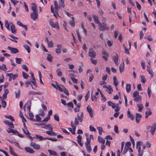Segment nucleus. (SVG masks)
Here are the masks:
<instances>
[{
    "label": "nucleus",
    "mask_w": 156,
    "mask_h": 156,
    "mask_svg": "<svg viewBox=\"0 0 156 156\" xmlns=\"http://www.w3.org/2000/svg\"><path fill=\"white\" fill-rule=\"evenodd\" d=\"M76 33H77V37H78V39L80 41H82L81 38V36L78 30H76Z\"/></svg>",
    "instance_id": "obj_50"
},
{
    "label": "nucleus",
    "mask_w": 156,
    "mask_h": 156,
    "mask_svg": "<svg viewBox=\"0 0 156 156\" xmlns=\"http://www.w3.org/2000/svg\"><path fill=\"white\" fill-rule=\"evenodd\" d=\"M114 131L116 133H119L118 128L117 125H115L114 126Z\"/></svg>",
    "instance_id": "obj_60"
},
{
    "label": "nucleus",
    "mask_w": 156,
    "mask_h": 156,
    "mask_svg": "<svg viewBox=\"0 0 156 156\" xmlns=\"http://www.w3.org/2000/svg\"><path fill=\"white\" fill-rule=\"evenodd\" d=\"M9 150L10 153L11 154L13 155L14 154H15V153L14 151L12 150V148L11 147V146H9Z\"/></svg>",
    "instance_id": "obj_57"
},
{
    "label": "nucleus",
    "mask_w": 156,
    "mask_h": 156,
    "mask_svg": "<svg viewBox=\"0 0 156 156\" xmlns=\"http://www.w3.org/2000/svg\"><path fill=\"white\" fill-rule=\"evenodd\" d=\"M48 151L49 152V153L51 155H54V156H57V154L56 153L53 151V150H48Z\"/></svg>",
    "instance_id": "obj_34"
},
{
    "label": "nucleus",
    "mask_w": 156,
    "mask_h": 156,
    "mask_svg": "<svg viewBox=\"0 0 156 156\" xmlns=\"http://www.w3.org/2000/svg\"><path fill=\"white\" fill-rule=\"evenodd\" d=\"M126 90L127 92H129L131 90V85L127 84H126Z\"/></svg>",
    "instance_id": "obj_33"
},
{
    "label": "nucleus",
    "mask_w": 156,
    "mask_h": 156,
    "mask_svg": "<svg viewBox=\"0 0 156 156\" xmlns=\"http://www.w3.org/2000/svg\"><path fill=\"white\" fill-rule=\"evenodd\" d=\"M136 122L137 123H138L140 120V118L142 117V115L141 114L138 113H136Z\"/></svg>",
    "instance_id": "obj_12"
},
{
    "label": "nucleus",
    "mask_w": 156,
    "mask_h": 156,
    "mask_svg": "<svg viewBox=\"0 0 156 156\" xmlns=\"http://www.w3.org/2000/svg\"><path fill=\"white\" fill-rule=\"evenodd\" d=\"M38 73H39V80H40V83L41 84H42L43 85V84H44V83L42 80V79H41L42 76H41V72L40 71H39Z\"/></svg>",
    "instance_id": "obj_44"
},
{
    "label": "nucleus",
    "mask_w": 156,
    "mask_h": 156,
    "mask_svg": "<svg viewBox=\"0 0 156 156\" xmlns=\"http://www.w3.org/2000/svg\"><path fill=\"white\" fill-rule=\"evenodd\" d=\"M16 95V98H19L20 97V90L18 89L15 92Z\"/></svg>",
    "instance_id": "obj_18"
},
{
    "label": "nucleus",
    "mask_w": 156,
    "mask_h": 156,
    "mask_svg": "<svg viewBox=\"0 0 156 156\" xmlns=\"http://www.w3.org/2000/svg\"><path fill=\"white\" fill-rule=\"evenodd\" d=\"M108 104L109 106H111L112 108L113 109L115 108L116 107L115 104L111 101H108Z\"/></svg>",
    "instance_id": "obj_21"
},
{
    "label": "nucleus",
    "mask_w": 156,
    "mask_h": 156,
    "mask_svg": "<svg viewBox=\"0 0 156 156\" xmlns=\"http://www.w3.org/2000/svg\"><path fill=\"white\" fill-rule=\"evenodd\" d=\"M137 106L139 108L138 111L141 112L143 108V105L142 104H137Z\"/></svg>",
    "instance_id": "obj_42"
},
{
    "label": "nucleus",
    "mask_w": 156,
    "mask_h": 156,
    "mask_svg": "<svg viewBox=\"0 0 156 156\" xmlns=\"http://www.w3.org/2000/svg\"><path fill=\"white\" fill-rule=\"evenodd\" d=\"M54 5L55 6V12L56 14L57 12V10L59 9V6L58 5V2L56 1H55L54 2Z\"/></svg>",
    "instance_id": "obj_24"
},
{
    "label": "nucleus",
    "mask_w": 156,
    "mask_h": 156,
    "mask_svg": "<svg viewBox=\"0 0 156 156\" xmlns=\"http://www.w3.org/2000/svg\"><path fill=\"white\" fill-rule=\"evenodd\" d=\"M156 130V123H154L151 126V129L150 130V132L153 135L154 132Z\"/></svg>",
    "instance_id": "obj_8"
},
{
    "label": "nucleus",
    "mask_w": 156,
    "mask_h": 156,
    "mask_svg": "<svg viewBox=\"0 0 156 156\" xmlns=\"http://www.w3.org/2000/svg\"><path fill=\"white\" fill-rule=\"evenodd\" d=\"M12 75V73H7L6 74V76H7L9 77V81H10L12 78V77L11 76Z\"/></svg>",
    "instance_id": "obj_58"
},
{
    "label": "nucleus",
    "mask_w": 156,
    "mask_h": 156,
    "mask_svg": "<svg viewBox=\"0 0 156 156\" xmlns=\"http://www.w3.org/2000/svg\"><path fill=\"white\" fill-rule=\"evenodd\" d=\"M94 21L96 23L98 24L100 30H108V28L106 26V24L104 22L101 23L99 21V20H94Z\"/></svg>",
    "instance_id": "obj_2"
},
{
    "label": "nucleus",
    "mask_w": 156,
    "mask_h": 156,
    "mask_svg": "<svg viewBox=\"0 0 156 156\" xmlns=\"http://www.w3.org/2000/svg\"><path fill=\"white\" fill-rule=\"evenodd\" d=\"M48 47L50 48H51L53 47V43L52 41H49L48 43Z\"/></svg>",
    "instance_id": "obj_49"
},
{
    "label": "nucleus",
    "mask_w": 156,
    "mask_h": 156,
    "mask_svg": "<svg viewBox=\"0 0 156 156\" xmlns=\"http://www.w3.org/2000/svg\"><path fill=\"white\" fill-rule=\"evenodd\" d=\"M90 95V93L89 91H88V93L86 94V95L85 96V101L87 102L88 99V98L89 97Z\"/></svg>",
    "instance_id": "obj_55"
},
{
    "label": "nucleus",
    "mask_w": 156,
    "mask_h": 156,
    "mask_svg": "<svg viewBox=\"0 0 156 156\" xmlns=\"http://www.w3.org/2000/svg\"><path fill=\"white\" fill-rule=\"evenodd\" d=\"M127 116L129 118H130V119L132 120L134 119V117L133 116V115L129 111H127Z\"/></svg>",
    "instance_id": "obj_25"
},
{
    "label": "nucleus",
    "mask_w": 156,
    "mask_h": 156,
    "mask_svg": "<svg viewBox=\"0 0 156 156\" xmlns=\"http://www.w3.org/2000/svg\"><path fill=\"white\" fill-rule=\"evenodd\" d=\"M97 129H98L99 131V133L100 135H101L102 133V132L103 131V130L102 128L101 127H97Z\"/></svg>",
    "instance_id": "obj_45"
},
{
    "label": "nucleus",
    "mask_w": 156,
    "mask_h": 156,
    "mask_svg": "<svg viewBox=\"0 0 156 156\" xmlns=\"http://www.w3.org/2000/svg\"><path fill=\"white\" fill-rule=\"evenodd\" d=\"M25 84L26 87H28L29 85H31V83L29 81H26L25 83Z\"/></svg>",
    "instance_id": "obj_63"
},
{
    "label": "nucleus",
    "mask_w": 156,
    "mask_h": 156,
    "mask_svg": "<svg viewBox=\"0 0 156 156\" xmlns=\"http://www.w3.org/2000/svg\"><path fill=\"white\" fill-rule=\"evenodd\" d=\"M25 150L27 152H29L31 154H34L35 152L33 149L29 147H25Z\"/></svg>",
    "instance_id": "obj_15"
},
{
    "label": "nucleus",
    "mask_w": 156,
    "mask_h": 156,
    "mask_svg": "<svg viewBox=\"0 0 156 156\" xmlns=\"http://www.w3.org/2000/svg\"><path fill=\"white\" fill-rule=\"evenodd\" d=\"M141 81L143 83H144L146 81V79L145 77L143 76H141Z\"/></svg>",
    "instance_id": "obj_56"
},
{
    "label": "nucleus",
    "mask_w": 156,
    "mask_h": 156,
    "mask_svg": "<svg viewBox=\"0 0 156 156\" xmlns=\"http://www.w3.org/2000/svg\"><path fill=\"white\" fill-rule=\"evenodd\" d=\"M71 79L72 80L73 82L75 83H77V80L76 79L75 77V76L74 74H70Z\"/></svg>",
    "instance_id": "obj_14"
},
{
    "label": "nucleus",
    "mask_w": 156,
    "mask_h": 156,
    "mask_svg": "<svg viewBox=\"0 0 156 156\" xmlns=\"http://www.w3.org/2000/svg\"><path fill=\"white\" fill-rule=\"evenodd\" d=\"M119 56L118 54L116 53V56H113L112 58L116 65H118Z\"/></svg>",
    "instance_id": "obj_17"
},
{
    "label": "nucleus",
    "mask_w": 156,
    "mask_h": 156,
    "mask_svg": "<svg viewBox=\"0 0 156 156\" xmlns=\"http://www.w3.org/2000/svg\"><path fill=\"white\" fill-rule=\"evenodd\" d=\"M54 119L55 120L57 121H59V117L57 114H55V115H54Z\"/></svg>",
    "instance_id": "obj_54"
},
{
    "label": "nucleus",
    "mask_w": 156,
    "mask_h": 156,
    "mask_svg": "<svg viewBox=\"0 0 156 156\" xmlns=\"http://www.w3.org/2000/svg\"><path fill=\"white\" fill-rule=\"evenodd\" d=\"M49 24L52 27L55 28L57 30H59V29L58 23L57 22L54 23L51 20H50Z\"/></svg>",
    "instance_id": "obj_5"
},
{
    "label": "nucleus",
    "mask_w": 156,
    "mask_h": 156,
    "mask_svg": "<svg viewBox=\"0 0 156 156\" xmlns=\"http://www.w3.org/2000/svg\"><path fill=\"white\" fill-rule=\"evenodd\" d=\"M7 69L6 66L5 64H3L2 66V70L5 71L7 70Z\"/></svg>",
    "instance_id": "obj_62"
},
{
    "label": "nucleus",
    "mask_w": 156,
    "mask_h": 156,
    "mask_svg": "<svg viewBox=\"0 0 156 156\" xmlns=\"http://www.w3.org/2000/svg\"><path fill=\"white\" fill-rule=\"evenodd\" d=\"M107 89L108 90V92L109 94H111L113 91L112 87L110 85L108 86Z\"/></svg>",
    "instance_id": "obj_35"
},
{
    "label": "nucleus",
    "mask_w": 156,
    "mask_h": 156,
    "mask_svg": "<svg viewBox=\"0 0 156 156\" xmlns=\"http://www.w3.org/2000/svg\"><path fill=\"white\" fill-rule=\"evenodd\" d=\"M7 48L10 51L11 53H16L19 52L18 49L16 48H12L10 46H8Z\"/></svg>",
    "instance_id": "obj_7"
},
{
    "label": "nucleus",
    "mask_w": 156,
    "mask_h": 156,
    "mask_svg": "<svg viewBox=\"0 0 156 156\" xmlns=\"http://www.w3.org/2000/svg\"><path fill=\"white\" fill-rule=\"evenodd\" d=\"M85 146L86 148V149L87 150V151L89 153H90L92 150L90 147V144H85Z\"/></svg>",
    "instance_id": "obj_29"
},
{
    "label": "nucleus",
    "mask_w": 156,
    "mask_h": 156,
    "mask_svg": "<svg viewBox=\"0 0 156 156\" xmlns=\"http://www.w3.org/2000/svg\"><path fill=\"white\" fill-rule=\"evenodd\" d=\"M98 141L99 143H102V144H104L105 142V140L102 138L100 136H98Z\"/></svg>",
    "instance_id": "obj_27"
},
{
    "label": "nucleus",
    "mask_w": 156,
    "mask_h": 156,
    "mask_svg": "<svg viewBox=\"0 0 156 156\" xmlns=\"http://www.w3.org/2000/svg\"><path fill=\"white\" fill-rule=\"evenodd\" d=\"M30 146L32 147L34 149L38 150L40 148V146L34 142H31L30 144Z\"/></svg>",
    "instance_id": "obj_9"
},
{
    "label": "nucleus",
    "mask_w": 156,
    "mask_h": 156,
    "mask_svg": "<svg viewBox=\"0 0 156 156\" xmlns=\"http://www.w3.org/2000/svg\"><path fill=\"white\" fill-rule=\"evenodd\" d=\"M16 62L17 64H20L22 61V60L21 58H15Z\"/></svg>",
    "instance_id": "obj_39"
},
{
    "label": "nucleus",
    "mask_w": 156,
    "mask_h": 156,
    "mask_svg": "<svg viewBox=\"0 0 156 156\" xmlns=\"http://www.w3.org/2000/svg\"><path fill=\"white\" fill-rule=\"evenodd\" d=\"M148 111H147L145 112V118H147L148 116L151 115L152 114L151 109L150 108H148Z\"/></svg>",
    "instance_id": "obj_26"
},
{
    "label": "nucleus",
    "mask_w": 156,
    "mask_h": 156,
    "mask_svg": "<svg viewBox=\"0 0 156 156\" xmlns=\"http://www.w3.org/2000/svg\"><path fill=\"white\" fill-rule=\"evenodd\" d=\"M124 68V62L122 64H121L119 66V71L121 73L123 71V69Z\"/></svg>",
    "instance_id": "obj_30"
},
{
    "label": "nucleus",
    "mask_w": 156,
    "mask_h": 156,
    "mask_svg": "<svg viewBox=\"0 0 156 156\" xmlns=\"http://www.w3.org/2000/svg\"><path fill=\"white\" fill-rule=\"evenodd\" d=\"M102 54L103 55L102 58L105 59V60L107 61L108 60V58L107 57H108V55L105 51H102Z\"/></svg>",
    "instance_id": "obj_16"
},
{
    "label": "nucleus",
    "mask_w": 156,
    "mask_h": 156,
    "mask_svg": "<svg viewBox=\"0 0 156 156\" xmlns=\"http://www.w3.org/2000/svg\"><path fill=\"white\" fill-rule=\"evenodd\" d=\"M59 9L64 7V0H60L59 3Z\"/></svg>",
    "instance_id": "obj_22"
},
{
    "label": "nucleus",
    "mask_w": 156,
    "mask_h": 156,
    "mask_svg": "<svg viewBox=\"0 0 156 156\" xmlns=\"http://www.w3.org/2000/svg\"><path fill=\"white\" fill-rule=\"evenodd\" d=\"M38 15L37 12H33L31 13L30 16L31 19L33 20H35L37 18V16Z\"/></svg>",
    "instance_id": "obj_10"
},
{
    "label": "nucleus",
    "mask_w": 156,
    "mask_h": 156,
    "mask_svg": "<svg viewBox=\"0 0 156 156\" xmlns=\"http://www.w3.org/2000/svg\"><path fill=\"white\" fill-rule=\"evenodd\" d=\"M134 98L133 101L136 102L140 103L141 102L142 98L141 96Z\"/></svg>",
    "instance_id": "obj_13"
},
{
    "label": "nucleus",
    "mask_w": 156,
    "mask_h": 156,
    "mask_svg": "<svg viewBox=\"0 0 156 156\" xmlns=\"http://www.w3.org/2000/svg\"><path fill=\"white\" fill-rule=\"evenodd\" d=\"M29 119L33 121H35V119H34V115L32 113L29 112Z\"/></svg>",
    "instance_id": "obj_31"
},
{
    "label": "nucleus",
    "mask_w": 156,
    "mask_h": 156,
    "mask_svg": "<svg viewBox=\"0 0 156 156\" xmlns=\"http://www.w3.org/2000/svg\"><path fill=\"white\" fill-rule=\"evenodd\" d=\"M52 129L53 128H50L49 129H48V130H49V131H46V133L49 135H51V134Z\"/></svg>",
    "instance_id": "obj_36"
},
{
    "label": "nucleus",
    "mask_w": 156,
    "mask_h": 156,
    "mask_svg": "<svg viewBox=\"0 0 156 156\" xmlns=\"http://www.w3.org/2000/svg\"><path fill=\"white\" fill-rule=\"evenodd\" d=\"M22 74L23 78L25 79H27L29 76L28 75L24 72H22Z\"/></svg>",
    "instance_id": "obj_53"
},
{
    "label": "nucleus",
    "mask_w": 156,
    "mask_h": 156,
    "mask_svg": "<svg viewBox=\"0 0 156 156\" xmlns=\"http://www.w3.org/2000/svg\"><path fill=\"white\" fill-rule=\"evenodd\" d=\"M5 117L6 118L10 119V120H12V121H14V118L12 116H11V115L7 116H6Z\"/></svg>",
    "instance_id": "obj_64"
},
{
    "label": "nucleus",
    "mask_w": 156,
    "mask_h": 156,
    "mask_svg": "<svg viewBox=\"0 0 156 156\" xmlns=\"http://www.w3.org/2000/svg\"><path fill=\"white\" fill-rule=\"evenodd\" d=\"M57 87L59 91L61 92H62L63 91V88L61 86V85H60L58 84H56Z\"/></svg>",
    "instance_id": "obj_48"
},
{
    "label": "nucleus",
    "mask_w": 156,
    "mask_h": 156,
    "mask_svg": "<svg viewBox=\"0 0 156 156\" xmlns=\"http://www.w3.org/2000/svg\"><path fill=\"white\" fill-rule=\"evenodd\" d=\"M71 126L73 128V129L71 128H68L69 130L71 132L72 134H75V130L76 129V126L75 125L73 121H71Z\"/></svg>",
    "instance_id": "obj_4"
},
{
    "label": "nucleus",
    "mask_w": 156,
    "mask_h": 156,
    "mask_svg": "<svg viewBox=\"0 0 156 156\" xmlns=\"http://www.w3.org/2000/svg\"><path fill=\"white\" fill-rule=\"evenodd\" d=\"M36 119H35V121H37L39 122H41V118L40 117L39 115H37L35 116Z\"/></svg>",
    "instance_id": "obj_43"
},
{
    "label": "nucleus",
    "mask_w": 156,
    "mask_h": 156,
    "mask_svg": "<svg viewBox=\"0 0 156 156\" xmlns=\"http://www.w3.org/2000/svg\"><path fill=\"white\" fill-rule=\"evenodd\" d=\"M69 24L72 27H74L75 24V22L74 20H70L69 22Z\"/></svg>",
    "instance_id": "obj_52"
},
{
    "label": "nucleus",
    "mask_w": 156,
    "mask_h": 156,
    "mask_svg": "<svg viewBox=\"0 0 156 156\" xmlns=\"http://www.w3.org/2000/svg\"><path fill=\"white\" fill-rule=\"evenodd\" d=\"M77 119L80 122H82L83 121V112H81V115L79 116V114H78L77 115Z\"/></svg>",
    "instance_id": "obj_20"
},
{
    "label": "nucleus",
    "mask_w": 156,
    "mask_h": 156,
    "mask_svg": "<svg viewBox=\"0 0 156 156\" xmlns=\"http://www.w3.org/2000/svg\"><path fill=\"white\" fill-rule=\"evenodd\" d=\"M25 48L27 51L28 53H30V47L27 45H25L24 46Z\"/></svg>",
    "instance_id": "obj_38"
},
{
    "label": "nucleus",
    "mask_w": 156,
    "mask_h": 156,
    "mask_svg": "<svg viewBox=\"0 0 156 156\" xmlns=\"http://www.w3.org/2000/svg\"><path fill=\"white\" fill-rule=\"evenodd\" d=\"M28 93L29 94H38L40 95L41 94V93L40 92H35L34 91H29L28 92Z\"/></svg>",
    "instance_id": "obj_40"
},
{
    "label": "nucleus",
    "mask_w": 156,
    "mask_h": 156,
    "mask_svg": "<svg viewBox=\"0 0 156 156\" xmlns=\"http://www.w3.org/2000/svg\"><path fill=\"white\" fill-rule=\"evenodd\" d=\"M36 136L37 138L39 139L40 140H43L46 139V138H43L42 136H41L39 135L36 134Z\"/></svg>",
    "instance_id": "obj_41"
},
{
    "label": "nucleus",
    "mask_w": 156,
    "mask_h": 156,
    "mask_svg": "<svg viewBox=\"0 0 156 156\" xmlns=\"http://www.w3.org/2000/svg\"><path fill=\"white\" fill-rule=\"evenodd\" d=\"M63 88V91L67 95H68L69 93L66 88L63 86L61 85Z\"/></svg>",
    "instance_id": "obj_37"
},
{
    "label": "nucleus",
    "mask_w": 156,
    "mask_h": 156,
    "mask_svg": "<svg viewBox=\"0 0 156 156\" xmlns=\"http://www.w3.org/2000/svg\"><path fill=\"white\" fill-rule=\"evenodd\" d=\"M52 57L51 56V55L50 54H48V56L47 58V59L48 60V61L52 62Z\"/></svg>",
    "instance_id": "obj_47"
},
{
    "label": "nucleus",
    "mask_w": 156,
    "mask_h": 156,
    "mask_svg": "<svg viewBox=\"0 0 156 156\" xmlns=\"http://www.w3.org/2000/svg\"><path fill=\"white\" fill-rule=\"evenodd\" d=\"M8 132L9 133H12L13 134H17V135L19 136V137H23V136L22 135L18 132V131L16 130H14L12 129H11L10 128H8V129L7 130Z\"/></svg>",
    "instance_id": "obj_3"
},
{
    "label": "nucleus",
    "mask_w": 156,
    "mask_h": 156,
    "mask_svg": "<svg viewBox=\"0 0 156 156\" xmlns=\"http://www.w3.org/2000/svg\"><path fill=\"white\" fill-rule=\"evenodd\" d=\"M50 128H52L51 125L50 124H48L47 125H44V127H42V128L46 129H49Z\"/></svg>",
    "instance_id": "obj_46"
},
{
    "label": "nucleus",
    "mask_w": 156,
    "mask_h": 156,
    "mask_svg": "<svg viewBox=\"0 0 156 156\" xmlns=\"http://www.w3.org/2000/svg\"><path fill=\"white\" fill-rule=\"evenodd\" d=\"M147 71L149 73V74L151 75V77L152 78L153 76V72L151 70V67L147 66Z\"/></svg>",
    "instance_id": "obj_23"
},
{
    "label": "nucleus",
    "mask_w": 156,
    "mask_h": 156,
    "mask_svg": "<svg viewBox=\"0 0 156 156\" xmlns=\"http://www.w3.org/2000/svg\"><path fill=\"white\" fill-rule=\"evenodd\" d=\"M11 25V30L13 34H15L16 30L15 27L14 25L12 23H9L8 20H6L5 22V26L7 29L10 30L9 25Z\"/></svg>",
    "instance_id": "obj_1"
},
{
    "label": "nucleus",
    "mask_w": 156,
    "mask_h": 156,
    "mask_svg": "<svg viewBox=\"0 0 156 156\" xmlns=\"http://www.w3.org/2000/svg\"><path fill=\"white\" fill-rule=\"evenodd\" d=\"M4 123L6 125H11L12 126H10L11 128H14V126L12 122L10 123L9 122L6 121L4 122Z\"/></svg>",
    "instance_id": "obj_32"
},
{
    "label": "nucleus",
    "mask_w": 156,
    "mask_h": 156,
    "mask_svg": "<svg viewBox=\"0 0 156 156\" xmlns=\"http://www.w3.org/2000/svg\"><path fill=\"white\" fill-rule=\"evenodd\" d=\"M139 93L137 91H134L133 93V98H135L140 96L139 95Z\"/></svg>",
    "instance_id": "obj_28"
},
{
    "label": "nucleus",
    "mask_w": 156,
    "mask_h": 156,
    "mask_svg": "<svg viewBox=\"0 0 156 156\" xmlns=\"http://www.w3.org/2000/svg\"><path fill=\"white\" fill-rule=\"evenodd\" d=\"M31 9L33 12H37L36 5L35 3H33L31 4Z\"/></svg>",
    "instance_id": "obj_19"
},
{
    "label": "nucleus",
    "mask_w": 156,
    "mask_h": 156,
    "mask_svg": "<svg viewBox=\"0 0 156 156\" xmlns=\"http://www.w3.org/2000/svg\"><path fill=\"white\" fill-rule=\"evenodd\" d=\"M89 128L90 130L91 131H94L95 132L96 131V129L92 126H90Z\"/></svg>",
    "instance_id": "obj_59"
},
{
    "label": "nucleus",
    "mask_w": 156,
    "mask_h": 156,
    "mask_svg": "<svg viewBox=\"0 0 156 156\" xmlns=\"http://www.w3.org/2000/svg\"><path fill=\"white\" fill-rule=\"evenodd\" d=\"M88 55L92 58H94L96 55V53L93 51L92 48H90L89 50Z\"/></svg>",
    "instance_id": "obj_6"
},
{
    "label": "nucleus",
    "mask_w": 156,
    "mask_h": 156,
    "mask_svg": "<svg viewBox=\"0 0 156 156\" xmlns=\"http://www.w3.org/2000/svg\"><path fill=\"white\" fill-rule=\"evenodd\" d=\"M87 111L89 113L91 117V118H93V111L91 108L90 107V105H88L87 108Z\"/></svg>",
    "instance_id": "obj_11"
},
{
    "label": "nucleus",
    "mask_w": 156,
    "mask_h": 156,
    "mask_svg": "<svg viewBox=\"0 0 156 156\" xmlns=\"http://www.w3.org/2000/svg\"><path fill=\"white\" fill-rule=\"evenodd\" d=\"M116 108L115 109V111L116 112H118L120 109V108H119V105L118 104H115Z\"/></svg>",
    "instance_id": "obj_61"
},
{
    "label": "nucleus",
    "mask_w": 156,
    "mask_h": 156,
    "mask_svg": "<svg viewBox=\"0 0 156 156\" xmlns=\"http://www.w3.org/2000/svg\"><path fill=\"white\" fill-rule=\"evenodd\" d=\"M1 103L2 107L4 108H5L6 105V102L4 101L3 100H2L1 101Z\"/></svg>",
    "instance_id": "obj_51"
}]
</instances>
